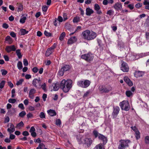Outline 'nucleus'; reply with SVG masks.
<instances>
[{
	"label": "nucleus",
	"mask_w": 149,
	"mask_h": 149,
	"mask_svg": "<svg viewBox=\"0 0 149 149\" xmlns=\"http://www.w3.org/2000/svg\"><path fill=\"white\" fill-rule=\"evenodd\" d=\"M72 81L70 79L66 81L63 79L60 84V88L63 90L65 93L68 92L72 87Z\"/></svg>",
	"instance_id": "obj_1"
},
{
	"label": "nucleus",
	"mask_w": 149,
	"mask_h": 149,
	"mask_svg": "<svg viewBox=\"0 0 149 149\" xmlns=\"http://www.w3.org/2000/svg\"><path fill=\"white\" fill-rule=\"evenodd\" d=\"M120 143L119 145L118 148V149H125L129 146L128 143H130V140H120L119 141Z\"/></svg>",
	"instance_id": "obj_2"
},
{
	"label": "nucleus",
	"mask_w": 149,
	"mask_h": 149,
	"mask_svg": "<svg viewBox=\"0 0 149 149\" xmlns=\"http://www.w3.org/2000/svg\"><path fill=\"white\" fill-rule=\"evenodd\" d=\"M99 89L101 93H107L111 90L112 88L110 86L101 85L99 86Z\"/></svg>",
	"instance_id": "obj_3"
},
{
	"label": "nucleus",
	"mask_w": 149,
	"mask_h": 149,
	"mask_svg": "<svg viewBox=\"0 0 149 149\" xmlns=\"http://www.w3.org/2000/svg\"><path fill=\"white\" fill-rule=\"evenodd\" d=\"M121 109L123 110L128 111L130 110V106L129 103L127 101H123L120 103Z\"/></svg>",
	"instance_id": "obj_4"
},
{
	"label": "nucleus",
	"mask_w": 149,
	"mask_h": 149,
	"mask_svg": "<svg viewBox=\"0 0 149 149\" xmlns=\"http://www.w3.org/2000/svg\"><path fill=\"white\" fill-rule=\"evenodd\" d=\"M81 58L88 62H90L93 60V56L91 53H88L82 55Z\"/></svg>",
	"instance_id": "obj_5"
},
{
	"label": "nucleus",
	"mask_w": 149,
	"mask_h": 149,
	"mask_svg": "<svg viewBox=\"0 0 149 149\" xmlns=\"http://www.w3.org/2000/svg\"><path fill=\"white\" fill-rule=\"evenodd\" d=\"M121 62V70L124 72H128L129 71V68L127 64L123 61H122Z\"/></svg>",
	"instance_id": "obj_6"
},
{
	"label": "nucleus",
	"mask_w": 149,
	"mask_h": 149,
	"mask_svg": "<svg viewBox=\"0 0 149 149\" xmlns=\"http://www.w3.org/2000/svg\"><path fill=\"white\" fill-rule=\"evenodd\" d=\"M56 45L54 44L52 46L47 49L45 54V55L46 56H48L52 53L54 49L56 47Z\"/></svg>",
	"instance_id": "obj_7"
},
{
	"label": "nucleus",
	"mask_w": 149,
	"mask_h": 149,
	"mask_svg": "<svg viewBox=\"0 0 149 149\" xmlns=\"http://www.w3.org/2000/svg\"><path fill=\"white\" fill-rule=\"evenodd\" d=\"M112 7L116 11L121 10L122 6V3L119 2L116 3Z\"/></svg>",
	"instance_id": "obj_8"
},
{
	"label": "nucleus",
	"mask_w": 149,
	"mask_h": 149,
	"mask_svg": "<svg viewBox=\"0 0 149 149\" xmlns=\"http://www.w3.org/2000/svg\"><path fill=\"white\" fill-rule=\"evenodd\" d=\"M90 34V31L88 30H87L82 32L81 36L84 39L88 40V39L90 38H88V35Z\"/></svg>",
	"instance_id": "obj_9"
},
{
	"label": "nucleus",
	"mask_w": 149,
	"mask_h": 149,
	"mask_svg": "<svg viewBox=\"0 0 149 149\" xmlns=\"http://www.w3.org/2000/svg\"><path fill=\"white\" fill-rule=\"evenodd\" d=\"M41 81L40 79H35L33 80L32 84L36 87L38 88V86H41Z\"/></svg>",
	"instance_id": "obj_10"
},
{
	"label": "nucleus",
	"mask_w": 149,
	"mask_h": 149,
	"mask_svg": "<svg viewBox=\"0 0 149 149\" xmlns=\"http://www.w3.org/2000/svg\"><path fill=\"white\" fill-rule=\"evenodd\" d=\"M120 110V108L118 107H116L113 108V111L112 113L113 118H115L117 116Z\"/></svg>",
	"instance_id": "obj_11"
},
{
	"label": "nucleus",
	"mask_w": 149,
	"mask_h": 149,
	"mask_svg": "<svg viewBox=\"0 0 149 149\" xmlns=\"http://www.w3.org/2000/svg\"><path fill=\"white\" fill-rule=\"evenodd\" d=\"M16 49L14 45L7 46L5 49L6 50L8 53H9L12 51H15Z\"/></svg>",
	"instance_id": "obj_12"
},
{
	"label": "nucleus",
	"mask_w": 149,
	"mask_h": 149,
	"mask_svg": "<svg viewBox=\"0 0 149 149\" xmlns=\"http://www.w3.org/2000/svg\"><path fill=\"white\" fill-rule=\"evenodd\" d=\"M144 72L140 71H135L134 73V76L136 78L142 77L144 74Z\"/></svg>",
	"instance_id": "obj_13"
},
{
	"label": "nucleus",
	"mask_w": 149,
	"mask_h": 149,
	"mask_svg": "<svg viewBox=\"0 0 149 149\" xmlns=\"http://www.w3.org/2000/svg\"><path fill=\"white\" fill-rule=\"evenodd\" d=\"M98 138L100 140L102 141L104 145L107 142V138L102 134H99Z\"/></svg>",
	"instance_id": "obj_14"
},
{
	"label": "nucleus",
	"mask_w": 149,
	"mask_h": 149,
	"mask_svg": "<svg viewBox=\"0 0 149 149\" xmlns=\"http://www.w3.org/2000/svg\"><path fill=\"white\" fill-rule=\"evenodd\" d=\"M77 40V38L75 36L72 37L68 40L67 43L68 44H72L76 42Z\"/></svg>",
	"instance_id": "obj_15"
},
{
	"label": "nucleus",
	"mask_w": 149,
	"mask_h": 149,
	"mask_svg": "<svg viewBox=\"0 0 149 149\" xmlns=\"http://www.w3.org/2000/svg\"><path fill=\"white\" fill-rule=\"evenodd\" d=\"M88 36L90 38L88 40H91L93 39L96 37V34L94 32L90 31V34H89Z\"/></svg>",
	"instance_id": "obj_16"
},
{
	"label": "nucleus",
	"mask_w": 149,
	"mask_h": 149,
	"mask_svg": "<svg viewBox=\"0 0 149 149\" xmlns=\"http://www.w3.org/2000/svg\"><path fill=\"white\" fill-rule=\"evenodd\" d=\"M100 7L99 5L97 4H95L94 5V9L96 11L97 13L98 14H100L102 13V12L100 10Z\"/></svg>",
	"instance_id": "obj_17"
},
{
	"label": "nucleus",
	"mask_w": 149,
	"mask_h": 149,
	"mask_svg": "<svg viewBox=\"0 0 149 149\" xmlns=\"http://www.w3.org/2000/svg\"><path fill=\"white\" fill-rule=\"evenodd\" d=\"M15 131L14 125L12 123L10 124V128L7 129V131L10 134L13 132Z\"/></svg>",
	"instance_id": "obj_18"
},
{
	"label": "nucleus",
	"mask_w": 149,
	"mask_h": 149,
	"mask_svg": "<svg viewBox=\"0 0 149 149\" xmlns=\"http://www.w3.org/2000/svg\"><path fill=\"white\" fill-rule=\"evenodd\" d=\"M92 143V140L91 139L88 138H86L85 141V144L88 147H89Z\"/></svg>",
	"instance_id": "obj_19"
},
{
	"label": "nucleus",
	"mask_w": 149,
	"mask_h": 149,
	"mask_svg": "<svg viewBox=\"0 0 149 149\" xmlns=\"http://www.w3.org/2000/svg\"><path fill=\"white\" fill-rule=\"evenodd\" d=\"M94 13V11L92 9L89 8H88L86 9V15L88 16H90Z\"/></svg>",
	"instance_id": "obj_20"
},
{
	"label": "nucleus",
	"mask_w": 149,
	"mask_h": 149,
	"mask_svg": "<svg viewBox=\"0 0 149 149\" xmlns=\"http://www.w3.org/2000/svg\"><path fill=\"white\" fill-rule=\"evenodd\" d=\"M47 113L51 116H54L56 115V113L55 111L53 110L50 109L47 111Z\"/></svg>",
	"instance_id": "obj_21"
},
{
	"label": "nucleus",
	"mask_w": 149,
	"mask_h": 149,
	"mask_svg": "<svg viewBox=\"0 0 149 149\" xmlns=\"http://www.w3.org/2000/svg\"><path fill=\"white\" fill-rule=\"evenodd\" d=\"M91 82L88 80H85L84 81V88H86L90 85Z\"/></svg>",
	"instance_id": "obj_22"
},
{
	"label": "nucleus",
	"mask_w": 149,
	"mask_h": 149,
	"mask_svg": "<svg viewBox=\"0 0 149 149\" xmlns=\"http://www.w3.org/2000/svg\"><path fill=\"white\" fill-rule=\"evenodd\" d=\"M70 66L68 65H65L63 67H62V70H63L65 72L68 70L70 68Z\"/></svg>",
	"instance_id": "obj_23"
},
{
	"label": "nucleus",
	"mask_w": 149,
	"mask_h": 149,
	"mask_svg": "<svg viewBox=\"0 0 149 149\" xmlns=\"http://www.w3.org/2000/svg\"><path fill=\"white\" fill-rule=\"evenodd\" d=\"M52 86H53V90L54 91H57L58 90L59 88V85L58 84L56 83L53 84Z\"/></svg>",
	"instance_id": "obj_24"
},
{
	"label": "nucleus",
	"mask_w": 149,
	"mask_h": 149,
	"mask_svg": "<svg viewBox=\"0 0 149 149\" xmlns=\"http://www.w3.org/2000/svg\"><path fill=\"white\" fill-rule=\"evenodd\" d=\"M85 138H84L83 136H82L80 139L78 140V143L79 144H84Z\"/></svg>",
	"instance_id": "obj_25"
},
{
	"label": "nucleus",
	"mask_w": 149,
	"mask_h": 149,
	"mask_svg": "<svg viewBox=\"0 0 149 149\" xmlns=\"http://www.w3.org/2000/svg\"><path fill=\"white\" fill-rule=\"evenodd\" d=\"M77 85L79 87L84 88V81L81 80L78 81L77 82Z\"/></svg>",
	"instance_id": "obj_26"
},
{
	"label": "nucleus",
	"mask_w": 149,
	"mask_h": 149,
	"mask_svg": "<svg viewBox=\"0 0 149 149\" xmlns=\"http://www.w3.org/2000/svg\"><path fill=\"white\" fill-rule=\"evenodd\" d=\"M16 53L19 58H22V55L20 52V50L19 49H18L16 50Z\"/></svg>",
	"instance_id": "obj_27"
},
{
	"label": "nucleus",
	"mask_w": 149,
	"mask_h": 149,
	"mask_svg": "<svg viewBox=\"0 0 149 149\" xmlns=\"http://www.w3.org/2000/svg\"><path fill=\"white\" fill-rule=\"evenodd\" d=\"M103 146L101 143H100L96 145L94 149H104L102 148Z\"/></svg>",
	"instance_id": "obj_28"
},
{
	"label": "nucleus",
	"mask_w": 149,
	"mask_h": 149,
	"mask_svg": "<svg viewBox=\"0 0 149 149\" xmlns=\"http://www.w3.org/2000/svg\"><path fill=\"white\" fill-rule=\"evenodd\" d=\"M21 35H24L28 33V31H26V29H22L20 30Z\"/></svg>",
	"instance_id": "obj_29"
},
{
	"label": "nucleus",
	"mask_w": 149,
	"mask_h": 149,
	"mask_svg": "<svg viewBox=\"0 0 149 149\" xmlns=\"http://www.w3.org/2000/svg\"><path fill=\"white\" fill-rule=\"evenodd\" d=\"M65 32H62L61 34L59 36V40L61 41L62 40H63L64 38L65 37Z\"/></svg>",
	"instance_id": "obj_30"
},
{
	"label": "nucleus",
	"mask_w": 149,
	"mask_h": 149,
	"mask_svg": "<svg viewBox=\"0 0 149 149\" xmlns=\"http://www.w3.org/2000/svg\"><path fill=\"white\" fill-rule=\"evenodd\" d=\"M80 17H74L73 20V21L74 23H77L79 22L80 21Z\"/></svg>",
	"instance_id": "obj_31"
},
{
	"label": "nucleus",
	"mask_w": 149,
	"mask_h": 149,
	"mask_svg": "<svg viewBox=\"0 0 149 149\" xmlns=\"http://www.w3.org/2000/svg\"><path fill=\"white\" fill-rule=\"evenodd\" d=\"M17 67L19 70H21L22 68V64L21 61H19L17 64Z\"/></svg>",
	"instance_id": "obj_32"
},
{
	"label": "nucleus",
	"mask_w": 149,
	"mask_h": 149,
	"mask_svg": "<svg viewBox=\"0 0 149 149\" xmlns=\"http://www.w3.org/2000/svg\"><path fill=\"white\" fill-rule=\"evenodd\" d=\"M135 133L136 139L137 140L139 139L140 138V133L139 131H136V132Z\"/></svg>",
	"instance_id": "obj_33"
},
{
	"label": "nucleus",
	"mask_w": 149,
	"mask_h": 149,
	"mask_svg": "<svg viewBox=\"0 0 149 149\" xmlns=\"http://www.w3.org/2000/svg\"><path fill=\"white\" fill-rule=\"evenodd\" d=\"M93 135L95 136V138H96L97 136H99V133L96 130H94L93 132Z\"/></svg>",
	"instance_id": "obj_34"
},
{
	"label": "nucleus",
	"mask_w": 149,
	"mask_h": 149,
	"mask_svg": "<svg viewBox=\"0 0 149 149\" xmlns=\"http://www.w3.org/2000/svg\"><path fill=\"white\" fill-rule=\"evenodd\" d=\"M125 93L126 96L128 97H130L133 94V93L130 91H126Z\"/></svg>",
	"instance_id": "obj_35"
},
{
	"label": "nucleus",
	"mask_w": 149,
	"mask_h": 149,
	"mask_svg": "<svg viewBox=\"0 0 149 149\" xmlns=\"http://www.w3.org/2000/svg\"><path fill=\"white\" fill-rule=\"evenodd\" d=\"M90 91H87L84 95L83 97L85 98L88 97L90 93Z\"/></svg>",
	"instance_id": "obj_36"
},
{
	"label": "nucleus",
	"mask_w": 149,
	"mask_h": 149,
	"mask_svg": "<svg viewBox=\"0 0 149 149\" xmlns=\"http://www.w3.org/2000/svg\"><path fill=\"white\" fill-rule=\"evenodd\" d=\"M26 115V112L25 111H22L19 114V116L21 118H23Z\"/></svg>",
	"instance_id": "obj_37"
},
{
	"label": "nucleus",
	"mask_w": 149,
	"mask_h": 149,
	"mask_svg": "<svg viewBox=\"0 0 149 149\" xmlns=\"http://www.w3.org/2000/svg\"><path fill=\"white\" fill-rule=\"evenodd\" d=\"M26 19V17H23L21 18L20 20V22L22 24L24 23L25 20Z\"/></svg>",
	"instance_id": "obj_38"
},
{
	"label": "nucleus",
	"mask_w": 149,
	"mask_h": 149,
	"mask_svg": "<svg viewBox=\"0 0 149 149\" xmlns=\"http://www.w3.org/2000/svg\"><path fill=\"white\" fill-rule=\"evenodd\" d=\"M24 80L23 79H21L17 81L16 84L17 86H18L20 85H21L22 83L23 82Z\"/></svg>",
	"instance_id": "obj_39"
},
{
	"label": "nucleus",
	"mask_w": 149,
	"mask_h": 149,
	"mask_svg": "<svg viewBox=\"0 0 149 149\" xmlns=\"http://www.w3.org/2000/svg\"><path fill=\"white\" fill-rule=\"evenodd\" d=\"M5 83V81L4 80L1 81L0 83V88L2 89L3 88Z\"/></svg>",
	"instance_id": "obj_40"
},
{
	"label": "nucleus",
	"mask_w": 149,
	"mask_h": 149,
	"mask_svg": "<svg viewBox=\"0 0 149 149\" xmlns=\"http://www.w3.org/2000/svg\"><path fill=\"white\" fill-rule=\"evenodd\" d=\"M145 142L146 144H149V136H147L145 137Z\"/></svg>",
	"instance_id": "obj_41"
},
{
	"label": "nucleus",
	"mask_w": 149,
	"mask_h": 149,
	"mask_svg": "<svg viewBox=\"0 0 149 149\" xmlns=\"http://www.w3.org/2000/svg\"><path fill=\"white\" fill-rule=\"evenodd\" d=\"M48 7L46 5L43 6L42 7V9L43 12H46L48 9Z\"/></svg>",
	"instance_id": "obj_42"
},
{
	"label": "nucleus",
	"mask_w": 149,
	"mask_h": 149,
	"mask_svg": "<svg viewBox=\"0 0 149 149\" xmlns=\"http://www.w3.org/2000/svg\"><path fill=\"white\" fill-rule=\"evenodd\" d=\"M23 9V5L21 4H20L19 5V6L18 7V8L17 10L18 11H21Z\"/></svg>",
	"instance_id": "obj_43"
},
{
	"label": "nucleus",
	"mask_w": 149,
	"mask_h": 149,
	"mask_svg": "<svg viewBox=\"0 0 149 149\" xmlns=\"http://www.w3.org/2000/svg\"><path fill=\"white\" fill-rule=\"evenodd\" d=\"M41 86L42 89L45 91H47V90L46 89V84L45 83H44L42 85H41Z\"/></svg>",
	"instance_id": "obj_44"
},
{
	"label": "nucleus",
	"mask_w": 149,
	"mask_h": 149,
	"mask_svg": "<svg viewBox=\"0 0 149 149\" xmlns=\"http://www.w3.org/2000/svg\"><path fill=\"white\" fill-rule=\"evenodd\" d=\"M44 147L45 146L43 143L40 144L36 149H43Z\"/></svg>",
	"instance_id": "obj_45"
},
{
	"label": "nucleus",
	"mask_w": 149,
	"mask_h": 149,
	"mask_svg": "<svg viewBox=\"0 0 149 149\" xmlns=\"http://www.w3.org/2000/svg\"><path fill=\"white\" fill-rule=\"evenodd\" d=\"M8 102L11 103H14L16 102V100L14 99L10 98L8 100Z\"/></svg>",
	"instance_id": "obj_46"
},
{
	"label": "nucleus",
	"mask_w": 149,
	"mask_h": 149,
	"mask_svg": "<svg viewBox=\"0 0 149 149\" xmlns=\"http://www.w3.org/2000/svg\"><path fill=\"white\" fill-rule=\"evenodd\" d=\"M39 116L41 118H45V113L43 112H41L39 115Z\"/></svg>",
	"instance_id": "obj_47"
},
{
	"label": "nucleus",
	"mask_w": 149,
	"mask_h": 149,
	"mask_svg": "<svg viewBox=\"0 0 149 149\" xmlns=\"http://www.w3.org/2000/svg\"><path fill=\"white\" fill-rule=\"evenodd\" d=\"M24 124L23 123V122L22 121H21V122H20V123H19L17 125V126L16 127H23L24 126Z\"/></svg>",
	"instance_id": "obj_48"
},
{
	"label": "nucleus",
	"mask_w": 149,
	"mask_h": 149,
	"mask_svg": "<svg viewBox=\"0 0 149 149\" xmlns=\"http://www.w3.org/2000/svg\"><path fill=\"white\" fill-rule=\"evenodd\" d=\"M44 33L45 36H47L49 37L52 36V34L49 32H48L47 31H45Z\"/></svg>",
	"instance_id": "obj_49"
},
{
	"label": "nucleus",
	"mask_w": 149,
	"mask_h": 149,
	"mask_svg": "<svg viewBox=\"0 0 149 149\" xmlns=\"http://www.w3.org/2000/svg\"><path fill=\"white\" fill-rule=\"evenodd\" d=\"M36 91L34 89H31L29 91V94L34 95L36 93Z\"/></svg>",
	"instance_id": "obj_50"
},
{
	"label": "nucleus",
	"mask_w": 149,
	"mask_h": 149,
	"mask_svg": "<svg viewBox=\"0 0 149 149\" xmlns=\"http://www.w3.org/2000/svg\"><path fill=\"white\" fill-rule=\"evenodd\" d=\"M56 124L57 125H60L61 124V120L59 119H57L56 121Z\"/></svg>",
	"instance_id": "obj_51"
},
{
	"label": "nucleus",
	"mask_w": 149,
	"mask_h": 149,
	"mask_svg": "<svg viewBox=\"0 0 149 149\" xmlns=\"http://www.w3.org/2000/svg\"><path fill=\"white\" fill-rule=\"evenodd\" d=\"M23 64L24 66H26L28 65V62L26 59H24L23 60Z\"/></svg>",
	"instance_id": "obj_52"
},
{
	"label": "nucleus",
	"mask_w": 149,
	"mask_h": 149,
	"mask_svg": "<svg viewBox=\"0 0 149 149\" xmlns=\"http://www.w3.org/2000/svg\"><path fill=\"white\" fill-rule=\"evenodd\" d=\"M142 4L141 3H138L136 4L135 6L136 8H139L142 6Z\"/></svg>",
	"instance_id": "obj_53"
},
{
	"label": "nucleus",
	"mask_w": 149,
	"mask_h": 149,
	"mask_svg": "<svg viewBox=\"0 0 149 149\" xmlns=\"http://www.w3.org/2000/svg\"><path fill=\"white\" fill-rule=\"evenodd\" d=\"M64 72V71H63V70H62V68H61V70L58 72L59 75L60 76H63Z\"/></svg>",
	"instance_id": "obj_54"
},
{
	"label": "nucleus",
	"mask_w": 149,
	"mask_h": 149,
	"mask_svg": "<svg viewBox=\"0 0 149 149\" xmlns=\"http://www.w3.org/2000/svg\"><path fill=\"white\" fill-rule=\"evenodd\" d=\"M124 81L127 83H128V82L130 80V79L128 78V77H125L124 78Z\"/></svg>",
	"instance_id": "obj_55"
},
{
	"label": "nucleus",
	"mask_w": 149,
	"mask_h": 149,
	"mask_svg": "<svg viewBox=\"0 0 149 149\" xmlns=\"http://www.w3.org/2000/svg\"><path fill=\"white\" fill-rule=\"evenodd\" d=\"M58 19L56 18H55L54 21L53 22V23L54 25L56 26H57V23H58Z\"/></svg>",
	"instance_id": "obj_56"
},
{
	"label": "nucleus",
	"mask_w": 149,
	"mask_h": 149,
	"mask_svg": "<svg viewBox=\"0 0 149 149\" xmlns=\"http://www.w3.org/2000/svg\"><path fill=\"white\" fill-rule=\"evenodd\" d=\"M1 72L2 74L3 75H6L7 73V71L6 70H1Z\"/></svg>",
	"instance_id": "obj_57"
},
{
	"label": "nucleus",
	"mask_w": 149,
	"mask_h": 149,
	"mask_svg": "<svg viewBox=\"0 0 149 149\" xmlns=\"http://www.w3.org/2000/svg\"><path fill=\"white\" fill-rule=\"evenodd\" d=\"M18 107L22 109H24V105L22 103H21L19 104L18 105Z\"/></svg>",
	"instance_id": "obj_58"
},
{
	"label": "nucleus",
	"mask_w": 149,
	"mask_h": 149,
	"mask_svg": "<svg viewBox=\"0 0 149 149\" xmlns=\"http://www.w3.org/2000/svg\"><path fill=\"white\" fill-rule=\"evenodd\" d=\"M38 71V69L37 68L35 67L32 69V71L34 73H36Z\"/></svg>",
	"instance_id": "obj_59"
},
{
	"label": "nucleus",
	"mask_w": 149,
	"mask_h": 149,
	"mask_svg": "<svg viewBox=\"0 0 149 149\" xmlns=\"http://www.w3.org/2000/svg\"><path fill=\"white\" fill-rule=\"evenodd\" d=\"M57 19H58V21H59V23L60 22H62L63 21V20L62 17L61 16H59Z\"/></svg>",
	"instance_id": "obj_60"
},
{
	"label": "nucleus",
	"mask_w": 149,
	"mask_h": 149,
	"mask_svg": "<svg viewBox=\"0 0 149 149\" xmlns=\"http://www.w3.org/2000/svg\"><path fill=\"white\" fill-rule=\"evenodd\" d=\"M22 134L24 136H27L29 135V134L27 131H25L23 132Z\"/></svg>",
	"instance_id": "obj_61"
},
{
	"label": "nucleus",
	"mask_w": 149,
	"mask_h": 149,
	"mask_svg": "<svg viewBox=\"0 0 149 149\" xmlns=\"http://www.w3.org/2000/svg\"><path fill=\"white\" fill-rule=\"evenodd\" d=\"M10 120V118L9 117L7 116L6 117L5 119V120L4 121V123H8L9 122Z\"/></svg>",
	"instance_id": "obj_62"
},
{
	"label": "nucleus",
	"mask_w": 149,
	"mask_h": 149,
	"mask_svg": "<svg viewBox=\"0 0 149 149\" xmlns=\"http://www.w3.org/2000/svg\"><path fill=\"white\" fill-rule=\"evenodd\" d=\"M131 128L135 132H136V131H138V129L136 128L135 126L133 127L132 126L131 127Z\"/></svg>",
	"instance_id": "obj_63"
},
{
	"label": "nucleus",
	"mask_w": 149,
	"mask_h": 149,
	"mask_svg": "<svg viewBox=\"0 0 149 149\" xmlns=\"http://www.w3.org/2000/svg\"><path fill=\"white\" fill-rule=\"evenodd\" d=\"M15 138V136L13 134H11L10 135L9 138L10 139L13 140Z\"/></svg>",
	"instance_id": "obj_64"
}]
</instances>
